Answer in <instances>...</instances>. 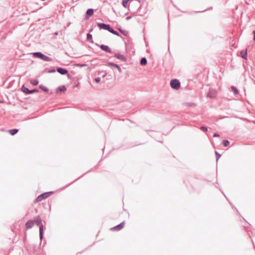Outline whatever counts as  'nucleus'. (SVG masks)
Instances as JSON below:
<instances>
[{
  "label": "nucleus",
  "mask_w": 255,
  "mask_h": 255,
  "mask_svg": "<svg viewBox=\"0 0 255 255\" xmlns=\"http://www.w3.org/2000/svg\"><path fill=\"white\" fill-rule=\"evenodd\" d=\"M33 221L37 226H39V236L40 240H42L43 234V225L41 224V219L39 216H37Z\"/></svg>",
  "instance_id": "f257e3e1"
},
{
  "label": "nucleus",
  "mask_w": 255,
  "mask_h": 255,
  "mask_svg": "<svg viewBox=\"0 0 255 255\" xmlns=\"http://www.w3.org/2000/svg\"><path fill=\"white\" fill-rule=\"evenodd\" d=\"M33 55L36 58L41 59L45 61H51L52 59L40 52H34Z\"/></svg>",
  "instance_id": "f03ea898"
},
{
  "label": "nucleus",
  "mask_w": 255,
  "mask_h": 255,
  "mask_svg": "<svg viewBox=\"0 0 255 255\" xmlns=\"http://www.w3.org/2000/svg\"><path fill=\"white\" fill-rule=\"evenodd\" d=\"M170 84L171 88L175 90H178L180 87V83L177 79L171 80Z\"/></svg>",
  "instance_id": "7ed1b4c3"
},
{
  "label": "nucleus",
  "mask_w": 255,
  "mask_h": 255,
  "mask_svg": "<svg viewBox=\"0 0 255 255\" xmlns=\"http://www.w3.org/2000/svg\"><path fill=\"white\" fill-rule=\"evenodd\" d=\"M51 193V192H46V193H43V194L39 195L35 199V202H41L43 200L49 197V196Z\"/></svg>",
  "instance_id": "20e7f679"
},
{
  "label": "nucleus",
  "mask_w": 255,
  "mask_h": 255,
  "mask_svg": "<svg viewBox=\"0 0 255 255\" xmlns=\"http://www.w3.org/2000/svg\"><path fill=\"white\" fill-rule=\"evenodd\" d=\"M21 91L26 94H30L38 92V90L35 89L33 90H29L27 88L25 87L24 85L21 88Z\"/></svg>",
  "instance_id": "39448f33"
},
{
  "label": "nucleus",
  "mask_w": 255,
  "mask_h": 255,
  "mask_svg": "<svg viewBox=\"0 0 255 255\" xmlns=\"http://www.w3.org/2000/svg\"><path fill=\"white\" fill-rule=\"evenodd\" d=\"M97 25L101 29H103L105 30H109L110 27H111L109 24H107L104 23H98Z\"/></svg>",
  "instance_id": "423d86ee"
},
{
  "label": "nucleus",
  "mask_w": 255,
  "mask_h": 255,
  "mask_svg": "<svg viewBox=\"0 0 255 255\" xmlns=\"http://www.w3.org/2000/svg\"><path fill=\"white\" fill-rule=\"evenodd\" d=\"M116 58L121 60L122 61L125 62L127 60L126 57L122 54L119 53H115V56Z\"/></svg>",
  "instance_id": "0eeeda50"
},
{
  "label": "nucleus",
  "mask_w": 255,
  "mask_h": 255,
  "mask_svg": "<svg viewBox=\"0 0 255 255\" xmlns=\"http://www.w3.org/2000/svg\"><path fill=\"white\" fill-rule=\"evenodd\" d=\"M100 48L104 51H106L108 53H112V51L111 50V49L109 48V47L107 45H101L100 46Z\"/></svg>",
  "instance_id": "6e6552de"
},
{
  "label": "nucleus",
  "mask_w": 255,
  "mask_h": 255,
  "mask_svg": "<svg viewBox=\"0 0 255 255\" xmlns=\"http://www.w3.org/2000/svg\"><path fill=\"white\" fill-rule=\"evenodd\" d=\"M34 225V222L33 220H28L25 224V227L26 229H29L31 228Z\"/></svg>",
  "instance_id": "1a4fd4ad"
},
{
  "label": "nucleus",
  "mask_w": 255,
  "mask_h": 255,
  "mask_svg": "<svg viewBox=\"0 0 255 255\" xmlns=\"http://www.w3.org/2000/svg\"><path fill=\"white\" fill-rule=\"evenodd\" d=\"M124 226H125V222L124 221V222H122L121 223H120V224L114 227L113 228V229L117 230V231H119V230H121V229H122L124 228Z\"/></svg>",
  "instance_id": "9d476101"
},
{
  "label": "nucleus",
  "mask_w": 255,
  "mask_h": 255,
  "mask_svg": "<svg viewBox=\"0 0 255 255\" xmlns=\"http://www.w3.org/2000/svg\"><path fill=\"white\" fill-rule=\"evenodd\" d=\"M57 71L58 73L61 75H65L68 73V71L66 69L62 68H58Z\"/></svg>",
  "instance_id": "9b49d317"
},
{
  "label": "nucleus",
  "mask_w": 255,
  "mask_h": 255,
  "mask_svg": "<svg viewBox=\"0 0 255 255\" xmlns=\"http://www.w3.org/2000/svg\"><path fill=\"white\" fill-rule=\"evenodd\" d=\"M94 13V9L92 8L88 9L86 11V17L88 18L92 16Z\"/></svg>",
  "instance_id": "f8f14e48"
},
{
  "label": "nucleus",
  "mask_w": 255,
  "mask_h": 255,
  "mask_svg": "<svg viewBox=\"0 0 255 255\" xmlns=\"http://www.w3.org/2000/svg\"><path fill=\"white\" fill-rule=\"evenodd\" d=\"M215 96V92L213 90H210L207 95V97L214 98Z\"/></svg>",
  "instance_id": "ddd939ff"
},
{
  "label": "nucleus",
  "mask_w": 255,
  "mask_h": 255,
  "mask_svg": "<svg viewBox=\"0 0 255 255\" xmlns=\"http://www.w3.org/2000/svg\"><path fill=\"white\" fill-rule=\"evenodd\" d=\"M109 65H111L112 66H113L114 67L116 68H117V69L118 70L119 72L120 73H121L122 72V69L120 67L119 65L116 64H115V63H109L108 64Z\"/></svg>",
  "instance_id": "4468645a"
},
{
  "label": "nucleus",
  "mask_w": 255,
  "mask_h": 255,
  "mask_svg": "<svg viewBox=\"0 0 255 255\" xmlns=\"http://www.w3.org/2000/svg\"><path fill=\"white\" fill-rule=\"evenodd\" d=\"M108 31L115 35L120 36L119 33L117 31L114 30L112 28H111V27H110Z\"/></svg>",
  "instance_id": "2eb2a0df"
},
{
  "label": "nucleus",
  "mask_w": 255,
  "mask_h": 255,
  "mask_svg": "<svg viewBox=\"0 0 255 255\" xmlns=\"http://www.w3.org/2000/svg\"><path fill=\"white\" fill-rule=\"evenodd\" d=\"M140 64L141 65H145L147 64V59L145 57H142L140 61Z\"/></svg>",
  "instance_id": "dca6fc26"
},
{
  "label": "nucleus",
  "mask_w": 255,
  "mask_h": 255,
  "mask_svg": "<svg viewBox=\"0 0 255 255\" xmlns=\"http://www.w3.org/2000/svg\"><path fill=\"white\" fill-rule=\"evenodd\" d=\"M241 57L245 59H247V51H242L241 52Z\"/></svg>",
  "instance_id": "f3484780"
},
{
  "label": "nucleus",
  "mask_w": 255,
  "mask_h": 255,
  "mask_svg": "<svg viewBox=\"0 0 255 255\" xmlns=\"http://www.w3.org/2000/svg\"><path fill=\"white\" fill-rule=\"evenodd\" d=\"M232 90L233 91L235 95H238L239 94V91L238 89L235 87V86H232L231 87Z\"/></svg>",
  "instance_id": "a211bd4d"
},
{
  "label": "nucleus",
  "mask_w": 255,
  "mask_h": 255,
  "mask_svg": "<svg viewBox=\"0 0 255 255\" xmlns=\"http://www.w3.org/2000/svg\"><path fill=\"white\" fill-rule=\"evenodd\" d=\"M18 130L17 129H12L9 130V132L12 135H13L16 134L18 132Z\"/></svg>",
  "instance_id": "6ab92c4d"
},
{
  "label": "nucleus",
  "mask_w": 255,
  "mask_h": 255,
  "mask_svg": "<svg viewBox=\"0 0 255 255\" xmlns=\"http://www.w3.org/2000/svg\"><path fill=\"white\" fill-rule=\"evenodd\" d=\"M66 91V88L65 86H61L59 87L57 90V91L65 92Z\"/></svg>",
  "instance_id": "aec40b11"
},
{
  "label": "nucleus",
  "mask_w": 255,
  "mask_h": 255,
  "mask_svg": "<svg viewBox=\"0 0 255 255\" xmlns=\"http://www.w3.org/2000/svg\"><path fill=\"white\" fill-rule=\"evenodd\" d=\"M128 1L129 0H123L122 4L124 7L127 8L128 7Z\"/></svg>",
  "instance_id": "412c9836"
},
{
  "label": "nucleus",
  "mask_w": 255,
  "mask_h": 255,
  "mask_svg": "<svg viewBox=\"0 0 255 255\" xmlns=\"http://www.w3.org/2000/svg\"><path fill=\"white\" fill-rule=\"evenodd\" d=\"M31 84L34 86H36L38 84V81L37 80H32L30 81Z\"/></svg>",
  "instance_id": "4be33fe9"
},
{
  "label": "nucleus",
  "mask_w": 255,
  "mask_h": 255,
  "mask_svg": "<svg viewBox=\"0 0 255 255\" xmlns=\"http://www.w3.org/2000/svg\"><path fill=\"white\" fill-rule=\"evenodd\" d=\"M230 142L228 140H224L223 141V144L224 146L226 147L229 144Z\"/></svg>",
  "instance_id": "5701e85b"
},
{
  "label": "nucleus",
  "mask_w": 255,
  "mask_h": 255,
  "mask_svg": "<svg viewBox=\"0 0 255 255\" xmlns=\"http://www.w3.org/2000/svg\"><path fill=\"white\" fill-rule=\"evenodd\" d=\"M39 88L45 92H47L48 91V89L43 85H40Z\"/></svg>",
  "instance_id": "b1692460"
},
{
  "label": "nucleus",
  "mask_w": 255,
  "mask_h": 255,
  "mask_svg": "<svg viewBox=\"0 0 255 255\" xmlns=\"http://www.w3.org/2000/svg\"><path fill=\"white\" fill-rule=\"evenodd\" d=\"M215 155L217 161L219 160V159L221 157V154H220L218 152L215 151Z\"/></svg>",
  "instance_id": "393cba45"
},
{
  "label": "nucleus",
  "mask_w": 255,
  "mask_h": 255,
  "mask_svg": "<svg viewBox=\"0 0 255 255\" xmlns=\"http://www.w3.org/2000/svg\"><path fill=\"white\" fill-rule=\"evenodd\" d=\"M92 39V34L89 33H88L87 34V39L88 40H90V39Z\"/></svg>",
  "instance_id": "a878e982"
},
{
  "label": "nucleus",
  "mask_w": 255,
  "mask_h": 255,
  "mask_svg": "<svg viewBox=\"0 0 255 255\" xmlns=\"http://www.w3.org/2000/svg\"><path fill=\"white\" fill-rule=\"evenodd\" d=\"M200 129L204 132L207 131V128L205 127H201Z\"/></svg>",
  "instance_id": "bb28decb"
},
{
  "label": "nucleus",
  "mask_w": 255,
  "mask_h": 255,
  "mask_svg": "<svg viewBox=\"0 0 255 255\" xmlns=\"http://www.w3.org/2000/svg\"><path fill=\"white\" fill-rule=\"evenodd\" d=\"M95 82L96 83H98L100 82L101 79L99 77H97V78H95Z\"/></svg>",
  "instance_id": "cd10ccee"
},
{
  "label": "nucleus",
  "mask_w": 255,
  "mask_h": 255,
  "mask_svg": "<svg viewBox=\"0 0 255 255\" xmlns=\"http://www.w3.org/2000/svg\"><path fill=\"white\" fill-rule=\"evenodd\" d=\"M220 135L218 133H215L214 134H213V137H219Z\"/></svg>",
  "instance_id": "c85d7f7f"
},
{
  "label": "nucleus",
  "mask_w": 255,
  "mask_h": 255,
  "mask_svg": "<svg viewBox=\"0 0 255 255\" xmlns=\"http://www.w3.org/2000/svg\"><path fill=\"white\" fill-rule=\"evenodd\" d=\"M120 31L121 32H122L124 35H127V32H126V31H125V32H124V31H122V30H121V29H120Z\"/></svg>",
  "instance_id": "c756f323"
},
{
  "label": "nucleus",
  "mask_w": 255,
  "mask_h": 255,
  "mask_svg": "<svg viewBox=\"0 0 255 255\" xmlns=\"http://www.w3.org/2000/svg\"><path fill=\"white\" fill-rule=\"evenodd\" d=\"M55 72V70L53 69L49 71V73H53Z\"/></svg>",
  "instance_id": "7c9ffc66"
},
{
  "label": "nucleus",
  "mask_w": 255,
  "mask_h": 255,
  "mask_svg": "<svg viewBox=\"0 0 255 255\" xmlns=\"http://www.w3.org/2000/svg\"><path fill=\"white\" fill-rule=\"evenodd\" d=\"M253 33L254 35V40H255V30L253 31Z\"/></svg>",
  "instance_id": "2f4dec72"
},
{
  "label": "nucleus",
  "mask_w": 255,
  "mask_h": 255,
  "mask_svg": "<svg viewBox=\"0 0 255 255\" xmlns=\"http://www.w3.org/2000/svg\"><path fill=\"white\" fill-rule=\"evenodd\" d=\"M131 18V16H128L126 18L127 20H129Z\"/></svg>",
  "instance_id": "473e14b6"
}]
</instances>
